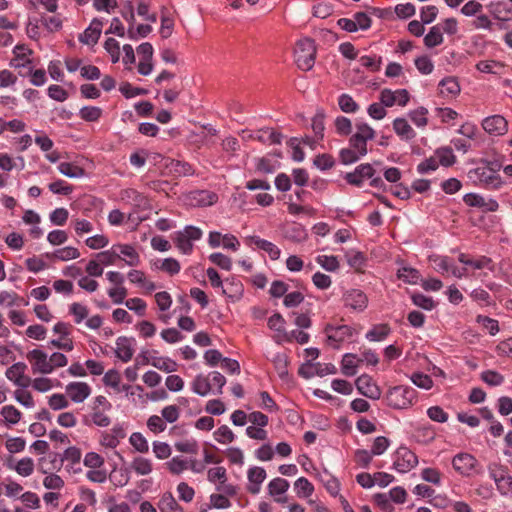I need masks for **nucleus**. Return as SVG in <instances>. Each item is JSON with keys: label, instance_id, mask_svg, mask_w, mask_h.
<instances>
[{"label": "nucleus", "instance_id": "nucleus-1", "mask_svg": "<svg viewBox=\"0 0 512 512\" xmlns=\"http://www.w3.org/2000/svg\"><path fill=\"white\" fill-rule=\"evenodd\" d=\"M417 392L414 388L398 385L387 390L384 401L387 406L395 410H406L413 406Z\"/></svg>", "mask_w": 512, "mask_h": 512}, {"label": "nucleus", "instance_id": "nucleus-2", "mask_svg": "<svg viewBox=\"0 0 512 512\" xmlns=\"http://www.w3.org/2000/svg\"><path fill=\"white\" fill-rule=\"evenodd\" d=\"M316 47L310 38L300 39L294 50L295 62L303 71L310 70L315 63Z\"/></svg>", "mask_w": 512, "mask_h": 512}, {"label": "nucleus", "instance_id": "nucleus-3", "mask_svg": "<svg viewBox=\"0 0 512 512\" xmlns=\"http://www.w3.org/2000/svg\"><path fill=\"white\" fill-rule=\"evenodd\" d=\"M203 232L195 226H186L183 230L174 233L173 240L176 247L183 254H190L195 241L201 239Z\"/></svg>", "mask_w": 512, "mask_h": 512}, {"label": "nucleus", "instance_id": "nucleus-4", "mask_svg": "<svg viewBox=\"0 0 512 512\" xmlns=\"http://www.w3.org/2000/svg\"><path fill=\"white\" fill-rule=\"evenodd\" d=\"M429 261L435 271L441 274L450 273L456 278H463L470 275L466 267L459 268L455 265L454 261L448 256L431 255Z\"/></svg>", "mask_w": 512, "mask_h": 512}, {"label": "nucleus", "instance_id": "nucleus-5", "mask_svg": "<svg viewBox=\"0 0 512 512\" xmlns=\"http://www.w3.org/2000/svg\"><path fill=\"white\" fill-rule=\"evenodd\" d=\"M356 131L350 137L349 144L360 154L365 156L368 152L367 142L375 137V130L364 122L356 123Z\"/></svg>", "mask_w": 512, "mask_h": 512}, {"label": "nucleus", "instance_id": "nucleus-6", "mask_svg": "<svg viewBox=\"0 0 512 512\" xmlns=\"http://www.w3.org/2000/svg\"><path fill=\"white\" fill-rule=\"evenodd\" d=\"M468 175L471 180L478 182L489 189H499L503 184L501 177L487 166L472 169L469 171Z\"/></svg>", "mask_w": 512, "mask_h": 512}, {"label": "nucleus", "instance_id": "nucleus-7", "mask_svg": "<svg viewBox=\"0 0 512 512\" xmlns=\"http://www.w3.org/2000/svg\"><path fill=\"white\" fill-rule=\"evenodd\" d=\"M418 464V457L405 446H400L393 455V467L399 473H407Z\"/></svg>", "mask_w": 512, "mask_h": 512}, {"label": "nucleus", "instance_id": "nucleus-8", "mask_svg": "<svg viewBox=\"0 0 512 512\" xmlns=\"http://www.w3.org/2000/svg\"><path fill=\"white\" fill-rule=\"evenodd\" d=\"M452 467L459 475L463 477H470L479 466L478 460L469 453L461 452L456 454L451 461Z\"/></svg>", "mask_w": 512, "mask_h": 512}, {"label": "nucleus", "instance_id": "nucleus-9", "mask_svg": "<svg viewBox=\"0 0 512 512\" xmlns=\"http://www.w3.org/2000/svg\"><path fill=\"white\" fill-rule=\"evenodd\" d=\"M28 360L33 374L48 375L52 373V366L49 362V355L41 349H33L27 352Z\"/></svg>", "mask_w": 512, "mask_h": 512}, {"label": "nucleus", "instance_id": "nucleus-10", "mask_svg": "<svg viewBox=\"0 0 512 512\" xmlns=\"http://www.w3.org/2000/svg\"><path fill=\"white\" fill-rule=\"evenodd\" d=\"M325 334L327 337V344L334 349H338L342 343L353 336V329L348 325H327L325 328Z\"/></svg>", "mask_w": 512, "mask_h": 512}, {"label": "nucleus", "instance_id": "nucleus-11", "mask_svg": "<svg viewBox=\"0 0 512 512\" xmlns=\"http://www.w3.org/2000/svg\"><path fill=\"white\" fill-rule=\"evenodd\" d=\"M490 477L494 480L497 490L502 496L512 498V476L506 467L490 469Z\"/></svg>", "mask_w": 512, "mask_h": 512}, {"label": "nucleus", "instance_id": "nucleus-12", "mask_svg": "<svg viewBox=\"0 0 512 512\" xmlns=\"http://www.w3.org/2000/svg\"><path fill=\"white\" fill-rule=\"evenodd\" d=\"M410 95L406 89L390 90L383 89L380 92L379 100L386 107H392L394 105L406 106L409 102Z\"/></svg>", "mask_w": 512, "mask_h": 512}, {"label": "nucleus", "instance_id": "nucleus-13", "mask_svg": "<svg viewBox=\"0 0 512 512\" xmlns=\"http://www.w3.org/2000/svg\"><path fill=\"white\" fill-rule=\"evenodd\" d=\"M343 302L351 310L362 312L368 306V297L359 289H349L343 294Z\"/></svg>", "mask_w": 512, "mask_h": 512}, {"label": "nucleus", "instance_id": "nucleus-14", "mask_svg": "<svg viewBox=\"0 0 512 512\" xmlns=\"http://www.w3.org/2000/svg\"><path fill=\"white\" fill-rule=\"evenodd\" d=\"M242 138L245 140H257L264 144H280L282 135L272 129H260L256 132L243 130Z\"/></svg>", "mask_w": 512, "mask_h": 512}, {"label": "nucleus", "instance_id": "nucleus-15", "mask_svg": "<svg viewBox=\"0 0 512 512\" xmlns=\"http://www.w3.org/2000/svg\"><path fill=\"white\" fill-rule=\"evenodd\" d=\"M458 261L464 265L468 270L469 268L473 270H483L487 269L491 272L495 270V265L491 258L481 255L477 257H471L468 254L460 253L458 257Z\"/></svg>", "mask_w": 512, "mask_h": 512}, {"label": "nucleus", "instance_id": "nucleus-16", "mask_svg": "<svg viewBox=\"0 0 512 512\" xmlns=\"http://www.w3.org/2000/svg\"><path fill=\"white\" fill-rule=\"evenodd\" d=\"M481 126L485 132L492 136H502L508 131L507 120L498 114L484 118Z\"/></svg>", "mask_w": 512, "mask_h": 512}, {"label": "nucleus", "instance_id": "nucleus-17", "mask_svg": "<svg viewBox=\"0 0 512 512\" xmlns=\"http://www.w3.org/2000/svg\"><path fill=\"white\" fill-rule=\"evenodd\" d=\"M27 365L23 362L14 363L6 370V377L15 385L26 388L31 383V378L26 375Z\"/></svg>", "mask_w": 512, "mask_h": 512}, {"label": "nucleus", "instance_id": "nucleus-18", "mask_svg": "<svg viewBox=\"0 0 512 512\" xmlns=\"http://www.w3.org/2000/svg\"><path fill=\"white\" fill-rule=\"evenodd\" d=\"M355 386L363 396L378 400L381 397V390L378 385L368 375H361L355 381Z\"/></svg>", "mask_w": 512, "mask_h": 512}, {"label": "nucleus", "instance_id": "nucleus-19", "mask_svg": "<svg viewBox=\"0 0 512 512\" xmlns=\"http://www.w3.org/2000/svg\"><path fill=\"white\" fill-rule=\"evenodd\" d=\"M65 391L74 403L84 402L91 394V387L86 382H70L66 385Z\"/></svg>", "mask_w": 512, "mask_h": 512}, {"label": "nucleus", "instance_id": "nucleus-20", "mask_svg": "<svg viewBox=\"0 0 512 512\" xmlns=\"http://www.w3.org/2000/svg\"><path fill=\"white\" fill-rule=\"evenodd\" d=\"M134 343L133 338L125 336L118 337L116 339L115 354L122 362H129L134 354Z\"/></svg>", "mask_w": 512, "mask_h": 512}, {"label": "nucleus", "instance_id": "nucleus-21", "mask_svg": "<svg viewBox=\"0 0 512 512\" xmlns=\"http://www.w3.org/2000/svg\"><path fill=\"white\" fill-rule=\"evenodd\" d=\"M117 259L123 260L126 265L134 267L140 264V256L136 249L129 244H116Z\"/></svg>", "mask_w": 512, "mask_h": 512}, {"label": "nucleus", "instance_id": "nucleus-22", "mask_svg": "<svg viewBox=\"0 0 512 512\" xmlns=\"http://www.w3.org/2000/svg\"><path fill=\"white\" fill-rule=\"evenodd\" d=\"M373 174L374 169L370 164H361L353 172L347 173L345 179L349 184L359 187L365 179L371 178Z\"/></svg>", "mask_w": 512, "mask_h": 512}, {"label": "nucleus", "instance_id": "nucleus-23", "mask_svg": "<svg viewBox=\"0 0 512 512\" xmlns=\"http://www.w3.org/2000/svg\"><path fill=\"white\" fill-rule=\"evenodd\" d=\"M246 242L250 246H254L265 251L272 260H277L280 257V249L270 241L262 239L258 236H249L246 238Z\"/></svg>", "mask_w": 512, "mask_h": 512}, {"label": "nucleus", "instance_id": "nucleus-24", "mask_svg": "<svg viewBox=\"0 0 512 512\" xmlns=\"http://www.w3.org/2000/svg\"><path fill=\"white\" fill-rule=\"evenodd\" d=\"M266 471L262 467L254 466L248 469L247 478L249 485L248 491L252 494H258L261 490V484L266 479Z\"/></svg>", "mask_w": 512, "mask_h": 512}, {"label": "nucleus", "instance_id": "nucleus-25", "mask_svg": "<svg viewBox=\"0 0 512 512\" xmlns=\"http://www.w3.org/2000/svg\"><path fill=\"white\" fill-rule=\"evenodd\" d=\"M103 23L99 19H94L90 23V25L85 29V31L80 34L79 41L86 45H94L98 42L101 31H102Z\"/></svg>", "mask_w": 512, "mask_h": 512}, {"label": "nucleus", "instance_id": "nucleus-26", "mask_svg": "<svg viewBox=\"0 0 512 512\" xmlns=\"http://www.w3.org/2000/svg\"><path fill=\"white\" fill-rule=\"evenodd\" d=\"M439 93L446 99H454L460 93V85L456 78L446 77L439 82Z\"/></svg>", "mask_w": 512, "mask_h": 512}, {"label": "nucleus", "instance_id": "nucleus-27", "mask_svg": "<svg viewBox=\"0 0 512 512\" xmlns=\"http://www.w3.org/2000/svg\"><path fill=\"white\" fill-rule=\"evenodd\" d=\"M289 488V482L286 479L277 477L272 479L268 484L269 495L275 498L278 503H285L286 498L278 497L287 492Z\"/></svg>", "mask_w": 512, "mask_h": 512}, {"label": "nucleus", "instance_id": "nucleus-28", "mask_svg": "<svg viewBox=\"0 0 512 512\" xmlns=\"http://www.w3.org/2000/svg\"><path fill=\"white\" fill-rule=\"evenodd\" d=\"M393 130L403 140H411L416 136L415 131L405 118H396L393 121Z\"/></svg>", "mask_w": 512, "mask_h": 512}, {"label": "nucleus", "instance_id": "nucleus-29", "mask_svg": "<svg viewBox=\"0 0 512 512\" xmlns=\"http://www.w3.org/2000/svg\"><path fill=\"white\" fill-rule=\"evenodd\" d=\"M130 467L138 476H147L153 471L152 460L142 456L133 458Z\"/></svg>", "mask_w": 512, "mask_h": 512}, {"label": "nucleus", "instance_id": "nucleus-30", "mask_svg": "<svg viewBox=\"0 0 512 512\" xmlns=\"http://www.w3.org/2000/svg\"><path fill=\"white\" fill-rule=\"evenodd\" d=\"M192 391L199 396H207L211 391L210 377L207 375H197L191 383Z\"/></svg>", "mask_w": 512, "mask_h": 512}, {"label": "nucleus", "instance_id": "nucleus-31", "mask_svg": "<svg viewBox=\"0 0 512 512\" xmlns=\"http://www.w3.org/2000/svg\"><path fill=\"white\" fill-rule=\"evenodd\" d=\"M79 256V250L73 246L59 248L54 250L51 254H47V257H49L50 259H55L59 261L74 260L77 259Z\"/></svg>", "mask_w": 512, "mask_h": 512}, {"label": "nucleus", "instance_id": "nucleus-32", "mask_svg": "<svg viewBox=\"0 0 512 512\" xmlns=\"http://www.w3.org/2000/svg\"><path fill=\"white\" fill-rule=\"evenodd\" d=\"M268 327L277 333L275 336L276 341L278 343H282L284 334H286L287 332L285 329V319L282 317V315L279 313H275L271 317H269Z\"/></svg>", "mask_w": 512, "mask_h": 512}, {"label": "nucleus", "instance_id": "nucleus-33", "mask_svg": "<svg viewBox=\"0 0 512 512\" xmlns=\"http://www.w3.org/2000/svg\"><path fill=\"white\" fill-rule=\"evenodd\" d=\"M128 279L131 283L139 285L149 293L156 289V285L147 280L145 273L140 270H131L128 273Z\"/></svg>", "mask_w": 512, "mask_h": 512}, {"label": "nucleus", "instance_id": "nucleus-34", "mask_svg": "<svg viewBox=\"0 0 512 512\" xmlns=\"http://www.w3.org/2000/svg\"><path fill=\"white\" fill-rule=\"evenodd\" d=\"M158 508L161 512H183L181 506L177 503L176 499L169 492L164 493L159 502Z\"/></svg>", "mask_w": 512, "mask_h": 512}, {"label": "nucleus", "instance_id": "nucleus-35", "mask_svg": "<svg viewBox=\"0 0 512 512\" xmlns=\"http://www.w3.org/2000/svg\"><path fill=\"white\" fill-rule=\"evenodd\" d=\"M22 304L27 305L28 302H25L17 293L6 290L0 291V306L13 307L20 306Z\"/></svg>", "mask_w": 512, "mask_h": 512}, {"label": "nucleus", "instance_id": "nucleus-36", "mask_svg": "<svg viewBox=\"0 0 512 512\" xmlns=\"http://www.w3.org/2000/svg\"><path fill=\"white\" fill-rule=\"evenodd\" d=\"M57 168L62 175L69 178H81L85 174L83 168L71 162H61Z\"/></svg>", "mask_w": 512, "mask_h": 512}, {"label": "nucleus", "instance_id": "nucleus-37", "mask_svg": "<svg viewBox=\"0 0 512 512\" xmlns=\"http://www.w3.org/2000/svg\"><path fill=\"white\" fill-rule=\"evenodd\" d=\"M476 68L483 73L502 75L505 66L494 60H484L477 63Z\"/></svg>", "mask_w": 512, "mask_h": 512}, {"label": "nucleus", "instance_id": "nucleus-38", "mask_svg": "<svg viewBox=\"0 0 512 512\" xmlns=\"http://www.w3.org/2000/svg\"><path fill=\"white\" fill-rule=\"evenodd\" d=\"M13 53L15 55V63L13 64L15 67L26 66V64L31 62L29 56L32 54V50L27 46L16 45L13 49Z\"/></svg>", "mask_w": 512, "mask_h": 512}, {"label": "nucleus", "instance_id": "nucleus-39", "mask_svg": "<svg viewBox=\"0 0 512 512\" xmlns=\"http://www.w3.org/2000/svg\"><path fill=\"white\" fill-rule=\"evenodd\" d=\"M443 34L439 25L430 28L429 32L424 37V44L428 48L436 47L443 43Z\"/></svg>", "mask_w": 512, "mask_h": 512}, {"label": "nucleus", "instance_id": "nucleus-40", "mask_svg": "<svg viewBox=\"0 0 512 512\" xmlns=\"http://www.w3.org/2000/svg\"><path fill=\"white\" fill-rule=\"evenodd\" d=\"M22 477H29L34 472V461L30 457L20 459L14 466H9Z\"/></svg>", "mask_w": 512, "mask_h": 512}, {"label": "nucleus", "instance_id": "nucleus-41", "mask_svg": "<svg viewBox=\"0 0 512 512\" xmlns=\"http://www.w3.org/2000/svg\"><path fill=\"white\" fill-rule=\"evenodd\" d=\"M294 489L297 495L302 498H307L314 492L312 483L305 477H300L295 481Z\"/></svg>", "mask_w": 512, "mask_h": 512}, {"label": "nucleus", "instance_id": "nucleus-42", "mask_svg": "<svg viewBox=\"0 0 512 512\" xmlns=\"http://www.w3.org/2000/svg\"><path fill=\"white\" fill-rule=\"evenodd\" d=\"M107 411L108 410L92 408V411L89 415L90 421L98 427H108L111 424V419L107 415Z\"/></svg>", "mask_w": 512, "mask_h": 512}, {"label": "nucleus", "instance_id": "nucleus-43", "mask_svg": "<svg viewBox=\"0 0 512 512\" xmlns=\"http://www.w3.org/2000/svg\"><path fill=\"white\" fill-rule=\"evenodd\" d=\"M410 120L418 127L424 128L428 124V110L425 107H418L409 112Z\"/></svg>", "mask_w": 512, "mask_h": 512}, {"label": "nucleus", "instance_id": "nucleus-44", "mask_svg": "<svg viewBox=\"0 0 512 512\" xmlns=\"http://www.w3.org/2000/svg\"><path fill=\"white\" fill-rule=\"evenodd\" d=\"M390 333V328L386 324L375 325L370 331L367 332L366 338L369 341H382L384 340L388 334Z\"/></svg>", "mask_w": 512, "mask_h": 512}, {"label": "nucleus", "instance_id": "nucleus-45", "mask_svg": "<svg viewBox=\"0 0 512 512\" xmlns=\"http://www.w3.org/2000/svg\"><path fill=\"white\" fill-rule=\"evenodd\" d=\"M166 466L170 473L179 475L188 469L189 462L180 456H175L166 463Z\"/></svg>", "mask_w": 512, "mask_h": 512}, {"label": "nucleus", "instance_id": "nucleus-46", "mask_svg": "<svg viewBox=\"0 0 512 512\" xmlns=\"http://www.w3.org/2000/svg\"><path fill=\"white\" fill-rule=\"evenodd\" d=\"M129 443L139 453H147L149 444L147 439L140 432H134L129 437Z\"/></svg>", "mask_w": 512, "mask_h": 512}, {"label": "nucleus", "instance_id": "nucleus-47", "mask_svg": "<svg viewBox=\"0 0 512 512\" xmlns=\"http://www.w3.org/2000/svg\"><path fill=\"white\" fill-rule=\"evenodd\" d=\"M151 365L167 373L175 372L177 370V363L167 357L153 358L151 360Z\"/></svg>", "mask_w": 512, "mask_h": 512}, {"label": "nucleus", "instance_id": "nucleus-48", "mask_svg": "<svg viewBox=\"0 0 512 512\" xmlns=\"http://www.w3.org/2000/svg\"><path fill=\"white\" fill-rule=\"evenodd\" d=\"M213 436L214 439L221 444H228L235 440V434L227 425H222L217 428L214 431Z\"/></svg>", "mask_w": 512, "mask_h": 512}, {"label": "nucleus", "instance_id": "nucleus-49", "mask_svg": "<svg viewBox=\"0 0 512 512\" xmlns=\"http://www.w3.org/2000/svg\"><path fill=\"white\" fill-rule=\"evenodd\" d=\"M341 372L348 377L354 376L357 373V364L353 354L347 353L343 356L341 362Z\"/></svg>", "mask_w": 512, "mask_h": 512}, {"label": "nucleus", "instance_id": "nucleus-50", "mask_svg": "<svg viewBox=\"0 0 512 512\" xmlns=\"http://www.w3.org/2000/svg\"><path fill=\"white\" fill-rule=\"evenodd\" d=\"M397 276L409 284H417L420 281L419 271L411 267H402L398 270Z\"/></svg>", "mask_w": 512, "mask_h": 512}, {"label": "nucleus", "instance_id": "nucleus-51", "mask_svg": "<svg viewBox=\"0 0 512 512\" xmlns=\"http://www.w3.org/2000/svg\"><path fill=\"white\" fill-rule=\"evenodd\" d=\"M362 67L371 72L379 71L381 68L382 58L376 55H364L359 58Z\"/></svg>", "mask_w": 512, "mask_h": 512}, {"label": "nucleus", "instance_id": "nucleus-52", "mask_svg": "<svg viewBox=\"0 0 512 512\" xmlns=\"http://www.w3.org/2000/svg\"><path fill=\"white\" fill-rule=\"evenodd\" d=\"M348 264L355 270H360L365 264V256L362 252L349 250L345 254Z\"/></svg>", "mask_w": 512, "mask_h": 512}, {"label": "nucleus", "instance_id": "nucleus-53", "mask_svg": "<svg viewBox=\"0 0 512 512\" xmlns=\"http://www.w3.org/2000/svg\"><path fill=\"white\" fill-rule=\"evenodd\" d=\"M316 262L326 271L334 272L339 269V261L336 256L319 255Z\"/></svg>", "mask_w": 512, "mask_h": 512}, {"label": "nucleus", "instance_id": "nucleus-54", "mask_svg": "<svg viewBox=\"0 0 512 512\" xmlns=\"http://www.w3.org/2000/svg\"><path fill=\"white\" fill-rule=\"evenodd\" d=\"M338 105L345 113H355L358 111L359 106L354 99L348 94H341L338 98Z\"/></svg>", "mask_w": 512, "mask_h": 512}, {"label": "nucleus", "instance_id": "nucleus-55", "mask_svg": "<svg viewBox=\"0 0 512 512\" xmlns=\"http://www.w3.org/2000/svg\"><path fill=\"white\" fill-rule=\"evenodd\" d=\"M339 157L343 164L349 165L357 162L361 157H363V155L350 146L348 148L341 149Z\"/></svg>", "mask_w": 512, "mask_h": 512}, {"label": "nucleus", "instance_id": "nucleus-56", "mask_svg": "<svg viewBox=\"0 0 512 512\" xmlns=\"http://www.w3.org/2000/svg\"><path fill=\"white\" fill-rule=\"evenodd\" d=\"M80 117L88 122H95L102 116V109L96 106H85L81 108Z\"/></svg>", "mask_w": 512, "mask_h": 512}, {"label": "nucleus", "instance_id": "nucleus-57", "mask_svg": "<svg viewBox=\"0 0 512 512\" xmlns=\"http://www.w3.org/2000/svg\"><path fill=\"white\" fill-rule=\"evenodd\" d=\"M152 31V27L150 25L140 24L137 27L129 26L127 35L131 40H138L139 38H144L149 35Z\"/></svg>", "mask_w": 512, "mask_h": 512}, {"label": "nucleus", "instance_id": "nucleus-58", "mask_svg": "<svg viewBox=\"0 0 512 512\" xmlns=\"http://www.w3.org/2000/svg\"><path fill=\"white\" fill-rule=\"evenodd\" d=\"M476 322L486 329L490 335L494 336L499 332L498 321L488 316L478 315Z\"/></svg>", "mask_w": 512, "mask_h": 512}, {"label": "nucleus", "instance_id": "nucleus-59", "mask_svg": "<svg viewBox=\"0 0 512 512\" xmlns=\"http://www.w3.org/2000/svg\"><path fill=\"white\" fill-rule=\"evenodd\" d=\"M410 379L414 385L421 389L429 390L433 387V380L427 374L421 372L413 373Z\"/></svg>", "mask_w": 512, "mask_h": 512}, {"label": "nucleus", "instance_id": "nucleus-60", "mask_svg": "<svg viewBox=\"0 0 512 512\" xmlns=\"http://www.w3.org/2000/svg\"><path fill=\"white\" fill-rule=\"evenodd\" d=\"M273 364L277 371V374L281 379H285L288 376V358L284 354H277L273 358Z\"/></svg>", "mask_w": 512, "mask_h": 512}, {"label": "nucleus", "instance_id": "nucleus-61", "mask_svg": "<svg viewBox=\"0 0 512 512\" xmlns=\"http://www.w3.org/2000/svg\"><path fill=\"white\" fill-rule=\"evenodd\" d=\"M310 336L308 333L301 330H292L290 332H286L282 339L283 342H293L296 341L299 344H306L309 342Z\"/></svg>", "mask_w": 512, "mask_h": 512}, {"label": "nucleus", "instance_id": "nucleus-62", "mask_svg": "<svg viewBox=\"0 0 512 512\" xmlns=\"http://www.w3.org/2000/svg\"><path fill=\"white\" fill-rule=\"evenodd\" d=\"M1 415L4 417L5 421L11 425L18 423L21 418V412L12 405L3 406Z\"/></svg>", "mask_w": 512, "mask_h": 512}, {"label": "nucleus", "instance_id": "nucleus-63", "mask_svg": "<svg viewBox=\"0 0 512 512\" xmlns=\"http://www.w3.org/2000/svg\"><path fill=\"white\" fill-rule=\"evenodd\" d=\"M105 461L104 458L96 453V452H88L85 454L83 459L84 466L94 469V468H102Z\"/></svg>", "mask_w": 512, "mask_h": 512}, {"label": "nucleus", "instance_id": "nucleus-64", "mask_svg": "<svg viewBox=\"0 0 512 512\" xmlns=\"http://www.w3.org/2000/svg\"><path fill=\"white\" fill-rule=\"evenodd\" d=\"M483 10V5L477 0H469L466 2L460 12L466 17H473L481 13Z\"/></svg>", "mask_w": 512, "mask_h": 512}]
</instances>
